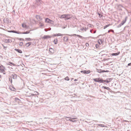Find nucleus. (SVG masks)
Wrapping results in <instances>:
<instances>
[{
    "instance_id": "nucleus-1",
    "label": "nucleus",
    "mask_w": 131,
    "mask_h": 131,
    "mask_svg": "<svg viewBox=\"0 0 131 131\" xmlns=\"http://www.w3.org/2000/svg\"><path fill=\"white\" fill-rule=\"evenodd\" d=\"M93 80L95 82H99L100 83H102L103 79L101 78H98L93 79Z\"/></svg>"
},
{
    "instance_id": "nucleus-2",
    "label": "nucleus",
    "mask_w": 131,
    "mask_h": 131,
    "mask_svg": "<svg viewBox=\"0 0 131 131\" xmlns=\"http://www.w3.org/2000/svg\"><path fill=\"white\" fill-rule=\"evenodd\" d=\"M45 21L46 23H49L51 24H53V21L48 18H46L45 19Z\"/></svg>"
},
{
    "instance_id": "nucleus-3",
    "label": "nucleus",
    "mask_w": 131,
    "mask_h": 131,
    "mask_svg": "<svg viewBox=\"0 0 131 131\" xmlns=\"http://www.w3.org/2000/svg\"><path fill=\"white\" fill-rule=\"evenodd\" d=\"M65 117L66 118H70L68 120H67V121H70L71 122H75L77 121V120H72V119H76V118H71V117H67V116L66 117Z\"/></svg>"
},
{
    "instance_id": "nucleus-4",
    "label": "nucleus",
    "mask_w": 131,
    "mask_h": 131,
    "mask_svg": "<svg viewBox=\"0 0 131 131\" xmlns=\"http://www.w3.org/2000/svg\"><path fill=\"white\" fill-rule=\"evenodd\" d=\"M82 73L84 74H88L90 73L91 72V71L90 70H83L81 71H80Z\"/></svg>"
},
{
    "instance_id": "nucleus-5",
    "label": "nucleus",
    "mask_w": 131,
    "mask_h": 131,
    "mask_svg": "<svg viewBox=\"0 0 131 131\" xmlns=\"http://www.w3.org/2000/svg\"><path fill=\"white\" fill-rule=\"evenodd\" d=\"M5 68L2 65L0 66V71L1 72H3L5 71Z\"/></svg>"
},
{
    "instance_id": "nucleus-6",
    "label": "nucleus",
    "mask_w": 131,
    "mask_h": 131,
    "mask_svg": "<svg viewBox=\"0 0 131 131\" xmlns=\"http://www.w3.org/2000/svg\"><path fill=\"white\" fill-rule=\"evenodd\" d=\"M4 41L5 43H11L12 42V40L11 39H5L4 40Z\"/></svg>"
},
{
    "instance_id": "nucleus-7",
    "label": "nucleus",
    "mask_w": 131,
    "mask_h": 131,
    "mask_svg": "<svg viewBox=\"0 0 131 131\" xmlns=\"http://www.w3.org/2000/svg\"><path fill=\"white\" fill-rule=\"evenodd\" d=\"M10 77H12V78H13L14 79H16L17 78L16 74L14 73L12 74Z\"/></svg>"
},
{
    "instance_id": "nucleus-8",
    "label": "nucleus",
    "mask_w": 131,
    "mask_h": 131,
    "mask_svg": "<svg viewBox=\"0 0 131 131\" xmlns=\"http://www.w3.org/2000/svg\"><path fill=\"white\" fill-rule=\"evenodd\" d=\"M49 51L51 54H53L54 53V50L53 48H50L49 49Z\"/></svg>"
},
{
    "instance_id": "nucleus-9",
    "label": "nucleus",
    "mask_w": 131,
    "mask_h": 131,
    "mask_svg": "<svg viewBox=\"0 0 131 131\" xmlns=\"http://www.w3.org/2000/svg\"><path fill=\"white\" fill-rule=\"evenodd\" d=\"M128 17L127 16H126L125 17V19L124 20H123L122 21V22L121 24V25H123L126 22V21L127 19V18Z\"/></svg>"
},
{
    "instance_id": "nucleus-10",
    "label": "nucleus",
    "mask_w": 131,
    "mask_h": 131,
    "mask_svg": "<svg viewBox=\"0 0 131 131\" xmlns=\"http://www.w3.org/2000/svg\"><path fill=\"white\" fill-rule=\"evenodd\" d=\"M71 18L70 15V14H67L66 15L65 20H68L70 19Z\"/></svg>"
},
{
    "instance_id": "nucleus-11",
    "label": "nucleus",
    "mask_w": 131,
    "mask_h": 131,
    "mask_svg": "<svg viewBox=\"0 0 131 131\" xmlns=\"http://www.w3.org/2000/svg\"><path fill=\"white\" fill-rule=\"evenodd\" d=\"M52 36H50L48 35H44L43 38L44 39H46L47 38H50L52 37Z\"/></svg>"
},
{
    "instance_id": "nucleus-12",
    "label": "nucleus",
    "mask_w": 131,
    "mask_h": 131,
    "mask_svg": "<svg viewBox=\"0 0 131 131\" xmlns=\"http://www.w3.org/2000/svg\"><path fill=\"white\" fill-rule=\"evenodd\" d=\"M3 21H4L5 23H9V19L7 18H4L3 19Z\"/></svg>"
},
{
    "instance_id": "nucleus-13",
    "label": "nucleus",
    "mask_w": 131,
    "mask_h": 131,
    "mask_svg": "<svg viewBox=\"0 0 131 131\" xmlns=\"http://www.w3.org/2000/svg\"><path fill=\"white\" fill-rule=\"evenodd\" d=\"M119 53V52L118 53H112L111 55L112 56H117L118 55Z\"/></svg>"
},
{
    "instance_id": "nucleus-14",
    "label": "nucleus",
    "mask_w": 131,
    "mask_h": 131,
    "mask_svg": "<svg viewBox=\"0 0 131 131\" xmlns=\"http://www.w3.org/2000/svg\"><path fill=\"white\" fill-rule=\"evenodd\" d=\"M15 50L17 51L18 53H22V51L20 49H15Z\"/></svg>"
},
{
    "instance_id": "nucleus-15",
    "label": "nucleus",
    "mask_w": 131,
    "mask_h": 131,
    "mask_svg": "<svg viewBox=\"0 0 131 131\" xmlns=\"http://www.w3.org/2000/svg\"><path fill=\"white\" fill-rule=\"evenodd\" d=\"M36 18L38 20L40 19V20H41L42 19V18L41 17L38 15H36Z\"/></svg>"
},
{
    "instance_id": "nucleus-16",
    "label": "nucleus",
    "mask_w": 131,
    "mask_h": 131,
    "mask_svg": "<svg viewBox=\"0 0 131 131\" xmlns=\"http://www.w3.org/2000/svg\"><path fill=\"white\" fill-rule=\"evenodd\" d=\"M15 100L18 103L20 102V100L17 97H15Z\"/></svg>"
},
{
    "instance_id": "nucleus-17",
    "label": "nucleus",
    "mask_w": 131,
    "mask_h": 131,
    "mask_svg": "<svg viewBox=\"0 0 131 131\" xmlns=\"http://www.w3.org/2000/svg\"><path fill=\"white\" fill-rule=\"evenodd\" d=\"M32 44L31 42H28L26 44V46H27V47H29V46L31 45Z\"/></svg>"
},
{
    "instance_id": "nucleus-18",
    "label": "nucleus",
    "mask_w": 131,
    "mask_h": 131,
    "mask_svg": "<svg viewBox=\"0 0 131 131\" xmlns=\"http://www.w3.org/2000/svg\"><path fill=\"white\" fill-rule=\"evenodd\" d=\"M34 93H35V94H32V93L30 94V95L29 96H28V97L30 96L31 95H32V96L35 95H36L37 94V93L38 94V93L37 92H34Z\"/></svg>"
},
{
    "instance_id": "nucleus-19",
    "label": "nucleus",
    "mask_w": 131,
    "mask_h": 131,
    "mask_svg": "<svg viewBox=\"0 0 131 131\" xmlns=\"http://www.w3.org/2000/svg\"><path fill=\"white\" fill-rule=\"evenodd\" d=\"M66 14L61 15L60 16V18L65 19Z\"/></svg>"
},
{
    "instance_id": "nucleus-20",
    "label": "nucleus",
    "mask_w": 131,
    "mask_h": 131,
    "mask_svg": "<svg viewBox=\"0 0 131 131\" xmlns=\"http://www.w3.org/2000/svg\"><path fill=\"white\" fill-rule=\"evenodd\" d=\"M12 31H13V32H13V33H17V34H21V32H18V31H16V30H13Z\"/></svg>"
},
{
    "instance_id": "nucleus-21",
    "label": "nucleus",
    "mask_w": 131,
    "mask_h": 131,
    "mask_svg": "<svg viewBox=\"0 0 131 131\" xmlns=\"http://www.w3.org/2000/svg\"><path fill=\"white\" fill-rule=\"evenodd\" d=\"M96 71L100 73L103 72V70L101 69H96Z\"/></svg>"
},
{
    "instance_id": "nucleus-22",
    "label": "nucleus",
    "mask_w": 131,
    "mask_h": 131,
    "mask_svg": "<svg viewBox=\"0 0 131 131\" xmlns=\"http://www.w3.org/2000/svg\"><path fill=\"white\" fill-rule=\"evenodd\" d=\"M103 41V40L101 39H99L98 40V42L99 43L100 45L102 43Z\"/></svg>"
},
{
    "instance_id": "nucleus-23",
    "label": "nucleus",
    "mask_w": 131,
    "mask_h": 131,
    "mask_svg": "<svg viewBox=\"0 0 131 131\" xmlns=\"http://www.w3.org/2000/svg\"><path fill=\"white\" fill-rule=\"evenodd\" d=\"M30 32L29 31H27L25 32H21V34H29Z\"/></svg>"
},
{
    "instance_id": "nucleus-24",
    "label": "nucleus",
    "mask_w": 131,
    "mask_h": 131,
    "mask_svg": "<svg viewBox=\"0 0 131 131\" xmlns=\"http://www.w3.org/2000/svg\"><path fill=\"white\" fill-rule=\"evenodd\" d=\"M68 39V38L66 37H63V40L65 41H67Z\"/></svg>"
},
{
    "instance_id": "nucleus-25",
    "label": "nucleus",
    "mask_w": 131,
    "mask_h": 131,
    "mask_svg": "<svg viewBox=\"0 0 131 131\" xmlns=\"http://www.w3.org/2000/svg\"><path fill=\"white\" fill-rule=\"evenodd\" d=\"M58 39H55L53 41L54 43L55 44H56L58 42Z\"/></svg>"
},
{
    "instance_id": "nucleus-26",
    "label": "nucleus",
    "mask_w": 131,
    "mask_h": 131,
    "mask_svg": "<svg viewBox=\"0 0 131 131\" xmlns=\"http://www.w3.org/2000/svg\"><path fill=\"white\" fill-rule=\"evenodd\" d=\"M57 36H63L64 34H61L60 33L56 34Z\"/></svg>"
},
{
    "instance_id": "nucleus-27",
    "label": "nucleus",
    "mask_w": 131,
    "mask_h": 131,
    "mask_svg": "<svg viewBox=\"0 0 131 131\" xmlns=\"http://www.w3.org/2000/svg\"><path fill=\"white\" fill-rule=\"evenodd\" d=\"M102 81V83H103V82H105L107 83H108L109 82V81H108L107 79L105 80H104L103 79V81Z\"/></svg>"
},
{
    "instance_id": "nucleus-28",
    "label": "nucleus",
    "mask_w": 131,
    "mask_h": 131,
    "mask_svg": "<svg viewBox=\"0 0 131 131\" xmlns=\"http://www.w3.org/2000/svg\"><path fill=\"white\" fill-rule=\"evenodd\" d=\"M25 40L27 41H31L32 40V39H31L30 38H26Z\"/></svg>"
},
{
    "instance_id": "nucleus-29",
    "label": "nucleus",
    "mask_w": 131,
    "mask_h": 131,
    "mask_svg": "<svg viewBox=\"0 0 131 131\" xmlns=\"http://www.w3.org/2000/svg\"><path fill=\"white\" fill-rule=\"evenodd\" d=\"M64 79L66 80L69 81L70 80V78L68 77L67 76Z\"/></svg>"
},
{
    "instance_id": "nucleus-30",
    "label": "nucleus",
    "mask_w": 131,
    "mask_h": 131,
    "mask_svg": "<svg viewBox=\"0 0 131 131\" xmlns=\"http://www.w3.org/2000/svg\"><path fill=\"white\" fill-rule=\"evenodd\" d=\"M9 81L10 82L12 83V77H10L9 78Z\"/></svg>"
},
{
    "instance_id": "nucleus-31",
    "label": "nucleus",
    "mask_w": 131,
    "mask_h": 131,
    "mask_svg": "<svg viewBox=\"0 0 131 131\" xmlns=\"http://www.w3.org/2000/svg\"><path fill=\"white\" fill-rule=\"evenodd\" d=\"M36 2L37 3H41L42 1L41 0H36Z\"/></svg>"
},
{
    "instance_id": "nucleus-32",
    "label": "nucleus",
    "mask_w": 131,
    "mask_h": 131,
    "mask_svg": "<svg viewBox=\"0 0 131 131\" xmlns=\"http://www.w3.org/2000/svg\"><path fill=\"white\" fill-rule=\"evenodd\" d=\"M97 125L100 127H105V126H104V125H103V124H97Z\"/></svg>"
},
{
    "instance_id": "nucleus-33",
    "label": "nucleus",
    "mask_w": 131,
    "mask_h": 131,
    "mask_svg": "<svg viewBox=\"0 0 131 131\" xmlns=\"http://www.w3.org/2000/svg\"><path fill=\"white\" fill-rule=\"evenodd\" d=\"M22 27H23V28H26L27 27L26 25L24 24H23L22 25Z\"/></svg>"
},
{
    "instance_id": "nucleus-34",
    "label": "nucleus",
    "mask_w": 131,
    "mask_h": 131,
    "mask_svg": "<svg viewBox=\"0 0 131 131\" xmlns=\"http://www.w3.org/2000/svg\"><path fill=\"white\" fill-rule=\"evenodd\" d=\"M108 81H109V82H111L113 79H112L111 78H110L108 79H107Z\"/></svg>"
},
{
    "instance_id": "nucleus-35",
    "label": "nucleus",
    "mask_w": 131,
    "mask_h": 131,
    "mask_svg": "<svg viewBox=\"0 0 131 131\" xmlns=\"http://www.w3.org/2000/svg\"><path fill=\"white\" fill-rule=\"evenodd\" d=\"M110 25V24H108L107 25H106L104 27V29H105L106 28H107V27H108Z\"/></svg>"
},
{
    "instance_id": "nucleus-36",
    "label": "nucleus",
    "mask_w": 131,
    "mask_h": 131,
    "mask_svg": "<svg viewBox=\"0 0 131 131\" xmlns=\"http://www.w3.org/2000/svg\"><path fill=\"white\" fill-rule=\"evenodd\" d=\"M17 39L18 40H20L24 41V39L21 38H17Z\"/></svg>"
},
{
    "instance_id": "nucleus-37",
    "label": "nucleus",
    "mask_w": 131,
    "mask_h": 131,
    "mask_svg": "<svg viewBox=\"0 0 131 131\" xmlns=\"http://www.w3.org/2000/svg\"><path fill=\"white\" fill-rule=\"evenodd\" d=\"M23 43L22 42H21L19 43V45L20 46H22L23 45Z\"/></svg>"
},
{
    "instance_id": "nucleus-38",
    "label": "nucleus",
    "mask_w": 131,
    "mask_h": 131,
    "mask_svg": "<svg viewBox=\"0 0 131 131\" xmlns=\"http://www.w3.org/2000/svg\"><path fill=\"white\" fill-rule=\"evenodd\" d=\"M109 72V71L108 70H106L105 71L104 70H103V72Z\"/></svg>"
},
{
    "instance_id": "nucleus-39",
    "label": "nucleus",
    "mask_w": 131,
    "mask_h": 131,
    "mask_svg": "<svg viewBox=\"0 0 131 131\" xmlns=\"http://www.w3.org/2000/svg\"><path fill=\"white\" fill-rule=\"evenodd\" d=\"M98 14L99 15V17L100 18H101V17H102V16L103 15H101L99 13H98Z\"/></svg>"
},
{
    "instance_id": "nucleus-40",
    "label": "nucleus",
    "mask_w": 131,
    "mask_h": 131,
    "mask_svg": "<svg viewBox=\"0 0 131 131\" xmlns=\"http://www.w3.org/2000/svg\"><path fill=\"white\" fill-rule=\"evenodd\" d=\"M122 25H121V23L120 24H119L117 26V28H119V27H120Z\"/></svg>"
},
{
    "instance_id": "nucleus-41",
    "label": "nucleus",
    "mask_w": 131,
    "mask_h": 131,
    "mask_svg": "<svg viewBox=\"0 0 131 131\" xmlns=\"http://www.w3.org/2000/svg\"><path fill=\"white\" fill-rule=\"evenodd\" d=\"M2 46L3 47L4 49H5L6 50V48H7V47H5L4 45L3 44L2 45Z\"/></svg>"
},
{
    "instance_id": "nucleus-42",
    "label": "nucleus",
    "mask_w": 131,
    "mask_h": 131,
    "mask_svg": "<svg viewBox=\"0 0 131 131\" xmlns=\"http://www.w3.org/2000/svg\"><path fill=\"white\" fill-rule=\"evenodd\" d=\"M68 35L70 36H76L77 35L75 34H73V35Z\"/></svg>"
},
{
    "instance_id": "nucleus-43",
    "label": "nucleus",
    "mask_w": 131,
    "mask_h": 131,
    "mask_svg": "<svg viewBox=\"0 0 131 131\" xmlns=\"http://www.w3.org/2000/svg\"><path fill=\"white\" fill-rule=\"evenodd\" d=\"M77 36L79 38H81L82 37L80 35H77Z\"/></svg>"
},
{
    "instance_id": "nucleus-44",
    "label": "nucleus",
    "mask_w": 131,
    "mask_h": 131,
    "mask_svg": "<svg viewBox=\"0 0 131 131\" xmlns=\"http://www.w3.org/2000/svg\"><path fill=\"white\" fill-rule=\"evenodd\" d=\"M96 47L97 48H98L99 47V45L97 44H96L95 45Z\"/></svg>"
},
{
    "instance_id": "nucleus-45",
    "label": "nucleus",
    "mask_w": 131,
    "mask_h": 131,
    "mask_svg": "<svg viewBox=\"0 0 131 131\" xmlns=\"http://www.w3.org/2000/svg\"><path fill=\"white\" fill-rule=\"evenodd\" d=\"M106 89L108 90H110V88L109 87H106Z\"/></svg>"
},
{
    "instance_id": "nucleus-46",
    "label": "nucleus",
    "mask_w": 131,
    "mask_h": 131,
    "mask_svg": "<svg viewBox=\"0 0 131 131\" xmlns=\"http://www.w3.org/2000/svg\"><path fill=\"white\" fill-rule=\"evenodd\" d=\"M80 30H84V28H81L80 29Z\"/></svg>"
},
{
    "instance_id": "nucleus-47",
    "label": "nucleus",
    "mask_w": 131,
    "mask_h": 131,
    "mask_svg": "<svg viewBox=\"0 0 131 131\" xmlns=\"http://www.w3.org/2000/svg\"><path fill=\"white\" fill-rule=\"evenodd\" d=\"M85 45L87 47L89 46V44L88 43H86L85 44Z\"/></svg>"
},
{
    "instance_id": "nucleus-48",
    "label": "nucleus",
    "mask_w": 131,
    "mask_h": 131,
    "mask_svg": "<svg viewBox=\"0 0 131 131\" xmlns=\"http://www.w3.org/2000/svg\"><path fill=\"white\" fill-rule=\"evenodd\" d=\"M102 88H103L105 89H106V86H103Z\"/></svg>"
},
{
    "instance_id": "nucleus-49",
    "label": "nucleus",
    "mask_w": 131,
    "mask_h": 131,
    "mask_svg": "<svg viewBox=\"0 0 131 131\" xmlns=\"http://www.w3.org/2000/svg\"><path fill=\"white\" fill-rule=\"evenodd\" d=\"M9 63L11 64H12L13 65H14V63H13L12 62H9Z\"/></svg>"
},
{
    "instance_id": "nucleus-50",
    "label": "nucleus",
    "mask_w": 131,
    "mask_h": 131,
    "mask_svg": "<svg viewBox=\"0 0 131 131\" xmlns=\"http://www.w3.org/2000/svg\"><path fill=\"white\" fill-rule=\"evenodd\" d=\"M13 30H8V32H13Z\"/></svg>"
},
{
    "instance_id": "nucleus-51",
    "label": "nucleus",
    "mask_w": 131,
    "mask_h": 131,
    "mask_svg": "<svg viewBox=\"0 0 131 131\" xmlns=\"http://www.w3.org/2000/svg\"><path fill=\"white\" fill-rule=\"evenodd\" d=\"M128 66H131V62L130 63H129L128 64Z\"/></svg>"
},
{
    "instance_id": "nucleus-52",
    "label": "nucleus",
    "mask_w": 131,
    "mask_h": 131,
    "mask_svg": "<svg viewBox=\"0 0 131 131\" xmlns=\"http://www.w3.org/2000/svg\"><path fill=\"white\" fill-rule=\"evenodd\" d=\"M56 35H57L56 34H54L53 35V36H57Z\"/></svg>"
},
{
    "instance_id": "nucleus-53",
    "label": "nucleus",
    "mask_w": 131,
    "mask_h": 131,
    "mask_svg": "<svg viewBox=\"0 0 131 131\" xmlns=\"http://www.w3.org/2000/svg\"><path fill=\"white\" fill-rule=\"evenodd\" d=\"M109 91H110V92H111V93H112V92H113V91H112V90H109Z\"/></svg>"
},
{
    "instance_id": "nucleus-54",
    "label": "nucleus",
    "mask_w": 131,
    "mask_h": 131,
    "mask_svg": "<svg viewBox=\"0 0 131 131\" xmlns=\"http://www.w3.org/2000/svg\"><path fill=\"white\" fill-rule=\"evenodd\" d=\"M77 80H78V79H75L74 80V81H76Z\"/></svg>"
},
{
    "instance_id": "nucleus-55",
    "label": "nucleus",
    "mask_w": 131,
    "mask_h": 131,
    "mask_svg": "<svg viewBox=\"0 0 131 131\" xmlns=\"http://www.w3.org/2000/svg\"><path fill=\"white\" fill-rule=\"evenodd\" d=\"M92 30H90V32H91V33H92Z\"/></svg>"
},
{
    "instance_id": "nucleus-56",
    "label": "nucleus",
    "mask_w": 131,
    "mask_h": 131,
    "mask_svg": "<svg viewBox=\"0 0 131 131\" xmlns=\"http://www.w3.org/2000/svg\"><path fill=\"white\" fill-rule=\"evenodd\" d=\"M119 6H121L122 7H123L122 5H120Z\"/></svg>"
},
{
    "instance_id": "nucleus-57",
    "label": "nucleus",
    "mask_w": 131,
    "mask_h": 131,
    "mask_svg": "<svg viewBox=\"0 0 131 131\" xmlns=\"http://www.w3.org/2000/svg\"><path fill=\"white\" fill-rule=\"evenodd\" d=\"M86 28H85V29H84V30H85V31H86Z\"/></svg>"
},
{
    "instance_id": "nucleus-58",
    "label": "nucleus",
    "mask_w": 131,
    "mask_h": 131,
    "mask_svg": "<svg viewBox=\"0 0 131 131\" xmlns=\"http://www.w3.org/2000/svg\"><path fill=\"white\" fill-rule=\"evenodd\" d=\"M45 31H47V30H46V29H45Z\"/></svg>"
},
{
    "instance_id": "nucleus-59",
    "label": "nucleus",
    "mask_w": 131,
    "mask_h": 131,
    "mask_svg": "<svg viewBox=\"0 0 131 131\" xmlns=\"http://www.w3.org/2000/svg\"><path fill=\"white\" fill-rule=\"evenodd\" d=\"M95 32H96V31H94V32L93 33H95Z\"/></svg>"
},
{
    "instance_id": "nucleus-60",
    "label": "nucleus",
    "mask_w": 131,
    "mask_h": 131,
    "mask_svg": "<svg viewBox=\"0 0 131 131\" xmlns=\"http://www.w3.org/2000/svg\"><path fill=\"white\" fill-rule=\"evenodd\" d=\"M110 32V30H109L108 31V32Z\"/></svg>"
},
{
    "instance_id": "nucleus-61",
    "label": "nucleus",
    "mask_w": 131,
    "mask_h": 131,
    "mask_svg": "<svg viewBox=\"0 0 131 131\" xmlns=\"http://www.w3.org/2000/svg\"><path fill=\"white\" fill-rule=\"evenodd\" d=\"M65 28V27H64V28Z\"/></svg>"
},
{
    "instance_id": "nucleus-62",
    "label": "nucleus",
    "mask_w": 131,
    "mask_h": 131,
    "mask_svg": "<svg viewBox=\"0 0 131 131\" xmlns=\"http://www.w3.org/2000/svg\"><path fill=\"white\" fill-rule=\"evenodd\" d=\"M1 78V75H0V78Z\"/></svg>"
},
{
    "instance_id": "nucleus-63",
    "label": "nucleus",
    "mask_w": 131,
    "mask_h": 131,
    "mask_svg": "<svg viewBox=\"0 0 131 131\" xmlns=\"http://www.w3.org/2000/svg\"><path fill=\"white\" fill-rule=\"evenodd\" d=\"M126 121V120H125V121Z\"/></svg>"
}]
</instances>
